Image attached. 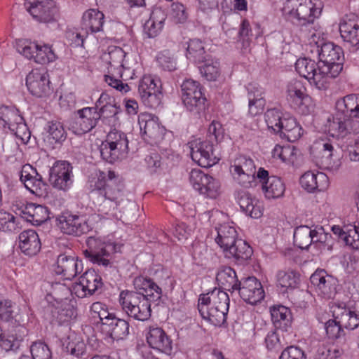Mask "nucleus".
I'll return each instance as SVG.
<instances>
[{
	"instance_id": "f257e3e1",
	"label": "nucleus",
	"mask_w": 359,
	"mask_h": 359,
	"mask_svg": "<svg viewBox=\"0 0 359 359\" xmlns=\"http://www.w3.org/2000/svg\"><path fill=\"white\" fill-rule=\"evenodd\" d=\"M136 291L123 290L118 302L122 310L130 318L146 321L151 317V302L161 299L162 289L150 278L137 276L133 280Z\"/></svg>"
},
{
	"instance_id": "f03ea898",
	"label": "nucleus",
	"mask_w": 359,
	"mask_h": 359,
	"mask_svg": "<svg viewBox=\"0 0 359 359\" xmlns=\"http://www.w3.org/2000/svg\"><path fill=\"white\" fill-rule=\"evenodd\" d=\"M90 194L98 211L114 215L125 197V185L116 175L115 172L108 171L107 175L100 171L89 181Z\"/></svg>"
},
{
	"instance_id": "7ed1b4c3",
	"label": "nucleus",
	"mask_w": 359,
	"mask_h": 359,
	"mask_svg": "<svg viewBox=\"0 0 359 359\" xmlns=\"http://www.w3.org/2000/svg\"><path fill=\"white\" fill-rule=\"evenodd\" d=\"M321 13V4L312 0H287L283 8L286 19L295 25L303 27L313 24Z\"/></svg>"
},
{
	"instance_id": "20e7f679",
	"label": "nucleus",
	"mask_w": 359,
	"mask_h": 359,
	"mask_svg": "<svg viewBox=\"0 0 359 359\" xmlns=\"http://www.w3.org/2000/svg\"><path fill=\"white\" fill-rule=\"evenodd\" d=\"M128 140L126 134L121 130H110L100 147L102 158L114 163L126 158L128 154Z\"/></svg>"
},
{
	"instance_id": "39448f33",
	"label": "nucleus",
	"mask_w": 359,
	"mask_h": 359,
	"mask_svg": "<svg viewBox=\"0 0 359 359\" xmlns=\"http://www.w3.org/2000/svg\"><path fill=\"white\" fill-rule=\"evenodd\" d=\"M87 248L83 251L86 259L98 266L107 267L111 262L109 258L111 254L118 252L121 246L111 242H104L99 238L88 237L86 240Z\"/></svg>"
},
{
	"instance_id": "423d86ee",
	"label": "nucleus",
	"mask_w": 359,
	"mask_h": 359,
	"mask_svg": "<svg viewBox=\"0 0 359 359\" xmlns=\"http://www.w3.org/2000/svg\"><path fill=\"white\" fill-rule=\"evenodd\" d=\"M318 51L319 63L331 81L336 78L343 69V50L332 42H326L321 45Z\"/></svg>"
},
{
	"instance_id": "0eeeda50",
	"label": "nucleus",
	"mask_w": 359,
	"mask_h": 359,
	"mask_svg": "<svg viewBox=\"0 0 359 359\" xmlns=\"http://www.w3.org/2000/svg\"><path fill=\"white\" fill-rule=\"evenodd\" d=\"M182 99L185 107L194 114L203 112L207 106V100L199 82L186 79L181 85Z\"/></svg>"
},
{
	"instance_id": "6e6552de",
	"label": "nucleus",
	"mask_w": 359,
	"mask_h": 359,
	"mask_svg": "<svg viewBox=\"0 0 359 359\" xmlns=\"http://www.w3.org/2000/svg\"><path fill=\"white\" fill-rule=\"evenodd\" d=\"M295 69L298 74L312 83L319 90H326L330 81L322 65L314 60L306 57L299 58L295 62Z\"/></svg>"
},
{
	"instance_id": "1a4fd4ad",
	"label": "nucleus",
	"mask_w": 359,
	"mask_h": 359,
	"mask_svg": "<svg viewBox=\"0 0 359 359\" xmlns=\"http://www.w3.org/2000/svg\"><path fill=\"white\" fill-rule=\"evenodd\" d=\"M325 128L332 137L344 139L350 135L359 133V121L336 111L327 118Z\"/></svg>"
},
{
	"instance_id": "9d476101",
	"label": "nucleus",
	"mask_w": 359,
	"mask_h": 359,
	"mask_svg": "<svg viewBox=\"0 0 359 359\" xmlns=\"http://www.w3.org/2000/svg\"><path fill=\"white\" fill-rule=\"evenodd\" d=\"M57 225L65 234L80 236L91 229L86 217L79 215L64 212L56 219Z\"/></svg>"
},
{
	"instance_id": "9b49d317",
	"label": "nucleus",
	"mask_w": 359,
	"mask_h": 359,
	"mask_svg": "<svg viewBox=\"0 0 359 359\" xmlns=\"http://www.w3.org/2000/svg\"><path fill=\"white\" fill-rule=\"evenodd\" d=\"M192 160L203 168H210L219 161L210 141L196 140L189 143Z\"/></svg>"
},
{
	"instance_id": "f8f14e48",
	"label": "nucleus",
	"mask_w": 359,
	"mask_h": 359,
	"mask_svg": "<svg viewBox=\"0 0 359 359\" xmlns=\"http://www.w3.org/2000/svg\"><path fill=\"white\" fill-rule=\"evenodd\" d=\"M189 180L194 189L208 198H216L219 194V182L200 170H191Z\"/></svg>"
},
{
	"instance_id": "ddd939ff",
	"label": "nucleus",
	"mask_w": 359,
	"mask_h": 359,
	"mask_svg": "<svg viewBox=\"0 0 359 359\" xmlns=\"http://www.w3.org/2000/svg\"><path fill=\"white\" fill-rule=\"evenodd\" d=\"M20 173V180L27 190L37 196H46L48 186L36 168L29 164H25L22 167Z\"/></svg>"
},
{
	"instance_id": "4468645a",
	"label": "nucleus",
	"mask_w": 359,
	"mask_h": 359,
	"mask_svg": "<svg viewBox=\"0 0 359 359\" xmlns=\"http://www.w3.org/2000/svg\"><path fill=\"white\" fill-rule=\"evenodd\" d=\"M103 285L102 278L94 270L88 269L79 278L72 287L73 292L79 298L91 296Z\"/></svg>"
},
{
	"instance_id": "2eb2a0df",
	"label": "nucleus",
	"mask_w": 359,
	"mask_h": 359,
	"mask_svg": "<svg viewBox=\"0 0 359 359\" xmlns=\"http://www.w3.org/2000/svg\"><path fill=\"white\" fill-rule=\"evenodd\" d=\"M26 85L30 93L38 97H46L52 91L49 76L43 68L32 69L26 77Z\"/></svg>"
},
{
	"instance_id": "dca6fc26",
	"label": "nucleus",
	"mask_w": 359,
	"mask_h": 359,
	"mask_svg": "<svg viewBox=\"0 0 359 359\" xmlns=\"http://www.w3.org/2000/svg\"><path fill=\"white\" fill-rule=\"evenodd\" d=\"M79 116L71 124V129L76 135L90 132L102 119V114L97 107H84L77 111Z\"/></svg>"
},
{
	"instance_id": "f3484780",
	"label": "nucleus",
	"mask_w": 359,
	"mask_h": 359,
	"mask_svg": "<svg viewBox=\"0 0 359 359\" xmlns=\"http://www.w3.org/2000/svg\"><path fill=\"white\" fill-rule=\"evenodd\" d=\"M25 6L32 18L39 22L55 20L57 9L52 0H33L26 2Z\"/></svg>"
},
{
	"instance_id": "a211bd4d",
	"label": "nucleus",
	"mask_w": 359,
	"mask_h": 359,
	"mask_svg": "<svg viewBox=\"0 0 359 359\" xmlns=\"http://www.w3.org/2000/svg\"><path fill=\"white\" fill-rule=\"evenodd\" d=\"M316 292L325 299H332L337 293L338 280L323 269L316 270L310 277Z\"/></svg>"
},
{
	"instance_id": "6ab92c4d",
	"label": "nucleus",
	"mask_w": 359,
	"mask_h": 359,
	"mask_svg": "<svg viewBox=\"0 0 359 359\" xmlns=\"http://www.w3.org/2000/svg\"><path fill=\"white\" fill-rule=\"evenodd\" d=\"M339 32L344 43L356 50L359 49V17L346 15L339 22Z\"/></svg>"
},
{
	"instance_id": "aec40b11",
	"label": "nucleus",
	"mask_w": 359,
	"mask_h": 359,
	"mask_svg": "<svg viewBox=\"0 0 359 359\" xmlns=\"http://www.w3.org/2000/svg\"><path fill=\"white\" fill-rule=\"evenodd\" d=\"M257 178L261 184L262 190L267 199L278 198L283 196L285 186L281 178L276 176H269V172L263 168H259Z\"/></svg>"
},
{
	"instance_id": "412c9836",
	"label": "nucleus",
	"mask_w": 359,
	"mask_h": 359,
	"mask_svg": "<svg viewBox=\"0 0 359 359\" xmlns=\"http://www.w3.org/2000/svg\"><path fill=\"white\" fill-rule=\"evenodd\" d=\"M236 291L238 292L240 297L245 302L250 304H255L264 297L262 285L254 276L242 278Z\"/></svg>"
},
{
	"instance_id": "4be33fe9",
	"label": "nucleus",
	"mask_w": 359,
	"mask_h": 359,
	"mask_svg": "<svg viewBox=\"0 0 359 359\" xmlns=\"http://www.w3.org/2000/svg\"><path fill=\"white\" fill-rule=\"evenodd\" d=\"M138 123L143 135L156 143L165 135V128L159 123L157 116L149 113H142L138 116Z\"/></svg>"
},
{
	"instance_id": "5701e85b",
	"label": "nucleus",
	"mask_w": 359,
	"mask_h": 359,
	"mask_svg": "<svg viewBox=\"0 0 359 359\" xmlns=\"http://www.w3.org/2000/svg\"><path fill=\"white\" fill-rule=\"evenodd\" d=\"M72 167L67 161L56 162L50 170L49 181L59 190H67L72 184Z\"/></svg>"
},
{
	"instance_id": "b1692460",
	"label": "nucleus",
	"mask_w": 359,
	"mask_h": 359,
	"mask_svg": "<svg viewBox=\"0 0 359 359\" xmlns=\"http://www.w3.org/2000/svg\"><path fill=\"white\" fill-rule=\"evenodd\" d=\"M54 271L65 279L72 280L83 271V263L77 257L62 254L57 257Z\"/></svg>"
},
{
	"instance_id": "393cba45",
	"label": "nucleus",
	"mask_w": 359,
	"mask_h": 359,
	"mask_svg": "<svg viewBox=\"0 0 359 359\" xmlns=\"http://www.w3.org/2000/svg\"><path fill=\"white\" fill-rule=\"evenodd\" d=\"M146 339L151 348L167 355L171 354L172 341L161 327L150 326L146 334Z\"/></svg>"
},
{
	"instance_id": "a878e982",
	"label": "nucleus",
	"mask_w": 359,
	"mask_h": 359,
	"mask_svg": "<svg viewBox=\"0 0 359 359\" xmlns=\"http://www.w3.org/2000/svg\"><path fill=\"white\" fill-rule=\"evenodd\" d=\"M332 309V317L344 330H353L359 326V316L345 304H334Z\"/></svg>"
},
{
	"instance_id": "bb28decb",
	"label": "nucleus",
	"mask_w": 359,
	"mask_h": 359,
	"mask_svg": "<svg viewBox=\"0 0 359 359\" xmlns=\"http://www.w3.org/2000/svg\"><path fill=\"white\" fill-rule=\"evenodd\" d=\"M126 57L124 50L118 46L108 48V52L102 55V60L108 64V74L121 75L124 69L123 59Z\"/></svg>"
},
{
	"instance_id": "cd10ccee",
	"label": "nucleus",
	"mask_w": 359,
	"mask_h": 359,
	"mask_svg": "<svg viewBox=\"0 0 359 359\" xmlns=\"http://www.w3.org/2000/svg\"><path fill=\"white\" fill-rule=\"evenodd\" d=\"M238 203L242 212L252 218H259L263 214L262 203L252 197L247 191H238L237 196Z\"/></svg>"
},
{
	"instance_id": "c85d7f7f",
	"label": "nucleus",
	"mask_w": 359,
	"mask_h": 359,
	"mask_svg": "<svg viewBox=\"0 0 359 359\" xmlns=\"http://www.w3.org/2000/svg\"><path fill=\"white\" fill-rule=\"evenodd\" d=\"M19 248L22 253L29 257L37 255L41 248L37 233L32 229L21 232L19 235Z\"/></svg>"
},
{
	"instance_id": "c756f323",
	"label": "nucleus",
	"mask_w": 359,
	"mask_h": 359,
	"mask_svg": "<svg viewBox=\"0 0 359 359\" xmlns=\"http://www.w3.org/2000/svg\"><path fill=\"white\" fill-rule=\"evenodd\" d=\"M104 15L97 9L91 8L85 11L81 20V29L86 34L97 33L102 30Z\"/></svg>"
},
{
	"instance_id": "7c9ffc66",
	"label": "nucleus",
	"mask_w": 359,
	"mask_h": 359,
	"mask_svg": "<svg viewBox=\"0 0 359 359\" xmlns=\"http://www.w3.org/2000/svg\"><path fill=\"white\" fill-rule=\"evenodd\" d=\"M300 184L309 192L323 191L329 186V179L323 172L314 173L309 171L300 177Z\"/></svg>"
},
{
	"instance_id": "2f4dec72",
	"label": "nucleus",
	"mask_w": 359,
	"mask_h": 359,
	"mask_svg": "<svg viewBox=\"0 0 359 359\" xmlns=\"http://www.w3.org/2000/svg\"><path fill=\"white\" fill-rule=\"evenodd\" d=\"M335 110L351 118H359V94H349L337 100Z\"/></svg>"
},
{
	"instance_id": "473e14b6",
	"label": "nucleus",
	"mask_w": 359,
	"mask_h": 359,
	"mask_svg": "<svg viewBox=\"0 0 359 359\" xmlns=\"http://www.w3.org/2000/svg\"><path fill=\"white\" fill-rule=\"evenodd\" d=\"M252 253V248L241 238L224 252L226 258L233 259L238 264H243L250 259Z\"/></svg>"
},
{
	"instance_id": "72a5a7b5",
	"label": "nucleus",
	"mask_w": 359,
	"mask_h": 359,
	"mask_svg": "<svg viewBox=\"0 0 359 359\" xmlns=\"http://www.w3.org/2000/svg\"><path fill=\"white\" fill-rule=\"evenodd\" d=\"M216 280L219 286L218 289L231 292L236 290L240 283L236 271L229 266H222L218 270Z\"/></svg>"
},
{
	"instance_id": "f704fd0d",
	"label": "nucleus",
	"mask_w": 359,
	"mask_h": 359,
	"mask_svg": "<svg viewBox=\"0 0 359 359\" xmlns=\"http://www.w3.org/2000/svg\"><path fill=\"white\" fill-rule=\"evenodd\" d=\"M105 321L106 327L104 331L113 341L123 340L128 336L130 325L127 320L116 316L111 320Z\"/></svg>"
},
{
	"instance_id": "c9c22d12",
	"label": "nucleus",
	"mask_w": 359,
	"mask_h": 359,
	"mask_svg": "<svg viewBox=\"0 0 359 359\" xmlns=\"http://www.w3.org/2000/svg\"><path fill=\"white\" fill-rule=\"evenodd\" d=\"M198 304H208L222 310L229 309V297L225 291L215 288L207 294H201L198 299Z\"/></svg>"
},
{
	"instance_id": "e433bc0d",
	"label": "nucleus",
	"mask_w": 359,
	"mask_h": 359,
	"mask_svg": "<svg viewBox=\"0 0 359 359\" xmlns=\"http://www.w3.org/2000/svg\"><path fill=\"white\" fill-rule=\"evenodd\" d=\"M198 309L201 317L215 326H221L226 320L229 309L222 310L216 306L201 304H198Z\"/></svg>"
},
{
	"instance_id": "4c0bfd02",
	"label": "nucleus",
	"mask_w": 359,
	"mask_h": 359,
	"mask_svg": "<svg viewBox=\"0 0 359 359\" xmlns=\"http://www.w3.org/2000/svg\"><path fill=\"white\" fill-rule=\"evenodd\" d=\"M272 322L277 330L287 331L291 325L292 313L290 310L283 305H275L270 309Z\"/></svg>"
},
{
	"instance_id": "58836bf2",
	"label": "nucleus",
	"mask_w": 359,
	"mask_h": 359,
	"mask_svg": "<svg viewBox=\"0 0 359 359\" xmlns=\"http://www.w3.org/2000/svg\"><path fill=\"white\" fill-rule=\"evenodd\" d=\"M216 230L217 236L215 241L222 249L223 252L239 239L235 227L228 224H221Z\"/></svg>"
},
{
	"instance_id": "ea45409f",
	"label": "nucleus",
	"mask_w": 359,
	"mask_h": 359,
	"mask_svg": "<svg viewBox=\"0 0 359 359\" xmlns=\"http://www.w3.org/2000/svg\"><path fill=\"white\" fill-rule=\"evenodd\" d=\"M52 321L62 325L76 318L75 308L67 301L58 303L51 307Z\"/></svg>"
},
{
	"instance_id": "a19ab883",
	"label": "nucleus",
	"mask_w": 359,
	"mask_h": 359,
	"mask_svg": "<svg viewBox=\"0 0 359 359\" xmlns=\"http://www.w3.org/2000/svg\"><path fill=\"white\" fill-rule=\"evenodd\" d=\"M25 331V328L18 327L11 332L4 333L0 346L6 351L18 350L23 339L22 335H18V332L24 333Z\"/></svg>"
},
{
	"instance_id": "79ce46f5",
	"label": "nucleus",
	"mask_w": 359,
	"mask_h": 359,
	"mask_svg": "<svg viewBox=\"0 0 359 359\" xmlns=\"http://www.w3.org/2000/svg\"><path fill=\"white\" fill-rule=\"evenodd\" d=\"M208 57L201 40L194 39L189 41L187 49V57L190 61L201 63Z\"/></svg>"
},
{
	"instance_id": "37998d69",
	"label": "nucleus",
	"mask_w": 359,
	"mask_h": 359,
	"mask_svg": "<svg viewBox=\"0 0 359 359\" xmlns=\"http://www.w3.org/2000/svg\"><path fill=\"white\" fill-rule=\"evenodd\" d=\"M299 280V275L293 271H280L277 273V284L282 288L283 292L297 287Z\"/></svg>"
},
{
	"instance_id": "c03bdc74",
	"label": "nucleus",
	"mask_w": 359,
	"mask_h": 359,
	"mask_svg": "<svg viewBox=\"0 0 359 359\" xmlns=\"http://www.w3.org/2000/svg\"><path fill=\"white\" fill-rule=\"evenodd\" d=\"M287 93L288 97L299 106L309 99V97L305 93V88L303 84L297 80H293L289 83Z\"/></svg>"
},
{
	"instance_id": "a18cd8bd",
	"label": "nucleus",
	"mask_w": 359,
	"mask_h": 359,
	"mask_svg": "<svg viewBox=\"0 0 359 359\" xmlns=\"http://www.w3.org/2000/svg\"><path fill=\"white\" fill-rule=\"evenodd\" d=\"M202 62L204 65L200 67V72L203 76L208 81H215L220 75L219 62L209 56Z\"/></svg>"
},
{
	"instance_id": "49530a36",
	"label": "nucleus",
	"mask_w": 359,
	"mask_h": 359,
	"mask_svg": "<svg viewBox=\"0 0 359 359\" xmlns=\"http://www.w3.org/2000/svg\"><path fill=\"white\" fill-rule=\"evenodd\" d=\"M313 231L308 226H297L294 232V243L301 249H307L312 244L311 233Z\"/></svg>"
},
{
	"instance_id": "de8ad7c7",
	"label": "nucleus",
	"mask_w": 359,
	"mask_h": 359,
	"mask_svg": "<svg viewBox=\"0 0 359 359\" xmlns=\"http://www.w3.org/2000/svg\"><path fill=\"white\" fill-rule=\"evenodd\" d=\"M114 102V100L107 93H102L99 99L95 102V107L97 109L100 108L99 112L104 115L107 111V109L110 110L111 116L118 115L120 112L119 107H116Z\"/></svg>"
},
{
	"instance_id": "09e8293b",
	"label": "nucleus",
	"mask_w": 359,
	"mask_h": 359,
	"mask_svg": "<svg viewBox=\"0 0 359 359\" xmlns=\"http://www.w3.org/2000/svg\"><path fill=\"white\" fill-rule=\"evenodd\" d=\"M27 209L31 218L29 220L36 225H40L49 219V211L43 205L30 204Z\"/></svg>"
},
{
	"instance_id": "8fccbe9b",
	"label": "nucleus",
	"mask_w": 359,
	"mask_h": 359,
	"mask_svg": "<svg viewBox=\"0 0 359 359\" xmlns=\"http://www.w3.org/2000/svg\"><path fill=\"white\" fill-rule=\"evenodd\" d=\"M285 117L283 116L282 112L276 108L269 109L264 114L265 121L269 129L273 130L276 134L277 131H280L282 120Z\"/></svg>"
},
{
	"instance_id": "3c124183",
	"label": "nucleus",
	"mask_w": 359,
	"mask_h": 359,
	"mask_svg": "<svg viewBox=\"0 0 359 359\" xmlns=\"http://www.w3.org/2000/svg\"><path fill=\"white\" fill-rule=\"evenodd\" d=\"M65 349L71 355L80 357L85 353L86 345L80 337L73 334L68 337Z\"/></svg>"
},
{
	"instance_id": "603ef678",
	"label": "nucleus",
	"mask_w": 359,
	"mask_h": 359,
	"mask_svg": "<svg viewBox=\"0 0 359 359\" xmlns=\"http://www.w3.org/2000/svg\"><path fill=\"white\" fill-rule=\"evenodd\" d=\"M161 90L160 81L156 80L151 76H144L140 81L138 85V93L140 96H145L152 92Z\"/></svg>"
},
{
	"instance_id": "864d4df0",
	"label": "nucleus",
	"mask_w": 359,
	"mask_h": 359,
	"mask_svg": "<svg viewBox=\"0 0 359 359\" xmlns=\"http://www.w3.org/2000/svg\"><path fill=\"white\" fill-rule=\"evenodd\" d=\"M233 172H250L256 173V168L254 161L245 156L237 157L231 166Z\"/></svg>"
},
{
	"instance_id": "5fc2aeb1",
	"label": "nucleus",
	"mask_w": 359,
	"mask_h": 359,
	"mask_svg": "<svg viewBox=\"0 0 359 359\" xmlns=\"http://www.w3.org/2000/svg\"><path fill=\"white\" fill-rule=\"evenodd\" d=\"M55 58L56 55L50 46L39 43V48L33 59L35 62L45 65L53 62Z\"/></svg>"
},
{
	"instance_id": "6e6d98bb",
	"label": "nucleus",
	"mask_w": 359,
	"mask_h": 359,
	"mask_svg": "<svg viewBox=\"0 0 359 359\" xmlns=\"http://www.w3.org/2000/svg\"><path fill=\"white\" fill-rule=\"evenodd\" d=\"M90 311L93 313V318H99L103 330L106 327L105 320H111L116 317L114 313H109L107 309L104 308V305L100 302H94L90 306Z\"/></svg>"
},
{
	"instance_id": "4d7b16f0",
	"label": "nucleus",
	"mask_w": 359,
	"mask_h": 359,
	"mask_svg": "<svg viewBox=\"0 0 359 359\" xmlns=\"http://www.w3.org/2000/svg\"><path fill=\"white\" fill-rule=\"evenodd\" d=\"M32 359H51L52 353L48 346L43 341L34 342L30 346Z\"/></svg>"
},
{
	"instance_id": "13d9d810",
	"label": "nucleus",
	"mask_w": 359,
	"mask_h": 359,
	"mask_svg": "<svg viewBox=\"0 0 359 359\" xmlns=\"http://www.w3.org/2000/svg\"><path fill=\"white\" fill-rule=\"evenodd\" d=\"M18 228L16 217L11 213L0 210V231L13 232Z\"/></svg>"
},
{
	"instance_id": "bf43d9fd",
	"label": "nucleus",
	"mask_w": 359,
	"mask_h": 359,
	"mask_svg": "<svg viewBox=\"0 0 359 359\" xmlns=\"http://www.w3.org/2000/svg\"><path fill=\"white\" fill-rule=\"evenodd\" d=\"M325 329L327 337L331 339H337L346 335L344 329L335 320L334 318L325 323Z\"/></svg>"
},
{
	"instance_id": "052dcab7",
	"label": "nucleus",
	"mask_w": 359,
	"mask_h": 359,
	"mask_svg": "<svg viewBox=\"0 0 359 359\" xmlns=\"http://www.w3.org/2000/svg\"><path fill=\"white\" fill-rule=\"evenodd\" d=\"M252 31L249 21L246 19L242 20L238 33V41L242 43L243 48L250 46Z\"/></svg>"
},
{
	"instance_id": "680f3d73",
	"label": "nucleus",
	"mask_w": 359,
	"mask_h": 359,
	"mask_svg": "<svg viewBox=\"0 0 359 359\" xmlns=\"http://www.w3.org/2000/svg\"><path fill=\"white\" fill-rule=\"evenodd\" d=\"M158 65L164 69L173 71L176 69V61L168 50H163L158 53L156 57Z\"/></svg>"
},
{
	"instance_id": "e2e57ef3",
	"label": "nucleus",
	"mask_w": 359,
	"mask_h": 359,
	"mask_svg": "<svg viewBox=\"0 0 359 359\" xmlns=\"http://www.w3.org/2000/svg\"><path fill=\"white\" fill-rule=\"evenodd\" d=\"M48 132L55 142H62L66 139V132L62 124L59 121H50Z\"/></svg>"
},
{
	"instance_id": "0e129e2a",
	"label": "nucleus",
	"mask_w": 359,
	"mask_h": 359,
	"mask_svg": "<svg viewBox=\"0 0 359 359\" xmlns=\"http://www.w3.org/2000/svg\"><path fill=\"white\" fill-rule=\"evenodd\" d=\"M37 48H39L37 41H25L18 46V52L29 60L34 59Z\"/></svg>"
},
{
	"instance_id": "69168bd1",
	"label": "nucleus",
	"mask_w": 359,
	"mask_h": 359,
	"mask_svg": "<svg viewBox=\"0 0 359 359\" xmlns=\"http://www.w3.org/2000/svg\"><path fill=\"white\" fill-rule=\"evenodd\" d=\"M141 100L144 104L151 109H156L161 106L162 102L163 94L161 90L152 93L145 95V96H140Z\"/></svg>"
},
{
	"instance_id": "338daca9",
	"label": "nucleus",
	"mask_w": 359,
	"mask_h": 359,
	"mask_svg": "<svg viewBox=\"0 0 359 359\" xmlns=\"http://www.w3.org/2000/svg\"><path fill=\"white\" fill-rule=\"evenodd\" d=\"M170 14L176 23H183L188 18L186 8L182 4L177 1L172 4Z\"/></svg>"
},
{
	"instance_id": "774afa93",
	"label": "nucleus",
	"mask_w": 359,
	"mask_h": 359,
	"mask_svg": "<svg viewBox=\"0 0 359 359\" xmlns=\"http://www.w3.org/2000/svg\"><path fill=\"white\" fill-rule=\"evenodd\" d=\"M279 359H306V355L297 346H290L282 351Z\"/></svg>"
}]
</instances>
